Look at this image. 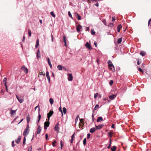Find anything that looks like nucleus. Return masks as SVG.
Returning <instances> with one entry per match:
<instances>
[{
  "label": "nucleus",
  "instance_id": "f257e3e1",
  "mask_svg": "<svg viewBox=\"0 0 151 151\" xmlns=\"http://www.w3.org/2000/svg\"><path fill=\"white\" fill-rule=\"evenodd\" d=\"M108 63L109 65V68L111 69L112 70L114 71L115 70L114 67L111 61L110 60H109L108 61Z\"/></svg>",
  "mask_w": 151,
  "mask_h": 151
},
{
  "label": "nucleus",
  "instance_id": "f03ea898",
  "mask_svg": "<svg viewBox=\"0 0 151 151\" xmlns=\"http://www.w3.org/2000/svg\"><path fill=\"white\" fill-rule=\"evenodd\" d=\"M29 129H25L23 132V134L24 137L27 136L29 134Z\"/></svg>",
  "mask_w": 151,
  "mask_h": 151
},
{
  "label": "nucleus",
  "instance_id": "7ed1b4c3",
  "mask_svg": "<svg viewBox=\"0 0 151 151\" xmlns=\"http://www.w3.org/2000/svg\"><path fill=\"white\" fill-rule=\"evenodd\" d=\"M85 46L86 47L88 48L89 50H91L92 49V48L90 44L88 42L86 43L85 44Z\"/></svg>",
  "mask_w": 151,
  "mask_h": 151
},
{
  "label": "nucleus",
  "instance_id": "20e7f679",
  "mask_svg": "<svg viewBox=\"0 0 151 151\" xmlns=\"http://www.w3.org/2000/svg\"><path fill=\"white\" fill-rule=\"evenodd\" d=\"M68 79L69 81H72L73 79V77L72 75V74L71 73H69L68 75Z\"/></svg>",
  "mask_w": 151,
  "mask_h": 151
},
{
  "label": "nucleus",
  "instance_id": "39448f33",
  "mask_svg": "<svg viewBox=\"0 0 151 151\" xmlns=\"http://www.w3.org/2000/svg\"><path fill=\"white\" fill-rule=\"evenodd\" d=\"M50 124V122L49 121L45 122L44 123V129H45L49 126Z\"/></svg>",
  "mask_w": 151,
  "mask_h": 151
},
{
  "label": "nucleus",
  "instance_id": "423d86ee",
  "mask_svg": "<svg viewBox=\"0 0 151 151\" xmlns=\"http://www.w3.org/2000/svg\"><path fill=\"white\" fill-rule=\"evenodd\" d=\"M104 126V125L103 124H100L98 126L95 125V127L96 129H101Z\"/></svg>",
  "mask_w": 151,
  "mask_h": 151
},
{
  "label": "nucleus",
  "instance_id": "0eeeda50",
  "mask_svg": "<svg viewBox=\"0 0 151 151\" xmlns=\"http://www.w3.org/2000/svg\"><path fill=\"white\" fill-rule=\"evenodd\" d=\"M59 124L58 122V123H57L56 124L55 126V131H59Z\"/></svg>",
  "mask_w": 151,
  "mask_h": 151
},
{
  "label": "nucleus",
  "instance_id": "6e6552de",
  "mask_svg": "<svg viewBox=\"0 0 151 151\" xmlns=\"http://www.w3.org/2000/svg\"><path fill=\"white\" fill-rule=\"evenodd\" d=\"M51 112V114L50 115V113H47V117L48 118V121H49L50 117L52 115L54 112L53 111L50 110V113Z\"/></svg>",
  "mask_w": 151,
  "mask_h": 151
},
{
  "label": "nucleus",
  "instance_id": "1a4fd4ad",
  "mask_svg": "<svg viewBox=\"0 0 151 151\" xmlns=\"http://www.w3.org/2000/svg\"><path fill=\"white\" fill-rule=\"evenodd\" d=\"M46 76L48 80L49 83H50V78L49 75V73L47 71L46 72Z\"/></svg>",
  "mask_w": 151,
  "mask_h": 151
},
{
  "label": "nucleus",
  "instance_id": "9d476101",
  "mask_svg": "<svg viewBox=\"0 0 151 151\" xmlns=\"http://www.w3.org/2000/svg\"><path fill=\"white\" fill-rule=\"evenodd\" d=\"M21 69H22L24 72L27 73L28 72V70L24 66H23L21 67Z\"/></svg>",
  "mask_w": 151,
  "mask_h": 151
},
{
  "label": "nucleus",
  "instance_id": "9b49d317",
  "mask_svg": "<svg viewBox=\"0 0 151 151\" xmlns=\"http://www.w3.org/2000/svg\"><path fill=\"white\" fill-rule=\"evenodd\" d=\"M41 131V129L40 127V125H39L37 129V134H39L40 132Z\"/></svg>",
  "mask_w": 151,
  "mask_h": 151
},
{
  "label": "nucleus",
  "instance_id": "f8f14e48",
  "mask_svg": "<svg viewBox=\"0 0 151 151\" xmlns=\"http://www.w3.org/2000/svg\"><path fill=\"white\" fill-rule=\"evenodd\" d=\"M16 97L17 99L19 101L20 103H22L24 101V100L21 98H19L18 97V96L17 95H16Z\"/></svg>",
  "mask_w": 151,
  "mask_h": 151
},
{
  "label": "nucleus",
  "instance_id": "ddd939ff",
  "mask_svg": "<svg viewBox=\"0 0 151 151\" xmlns=\"http://www.w3.org/2000/svg\"><path fill=\"white\" fill-rule=\"evenodd\" d=\"M21 137L20 136L18 137V138L17 139L15 140V141L16 143L19 144L21 139Z\"/></svg>",
  "mask_w": 151,
  "mask_h": 151
},
{
  "label": "nucleus",
  "instance_id": "4468645a",
  "mask_svg": "<svg viewBox=\"0 0 151 151\" xmlns=\"http://www.w3.org/2000/svg\"><path fill=\"white\" fill-rule=\"evenodd\" d=\"M46 60L47 61L50 67V68H52V65L51 63V62H50V58H46Z\"/></svg>",
  "mask_w": 151,
  "mask_h": 151
},
{
  "label": "nucleus",
  "instance_id": "2eb2a0df",
  "mask_svg": "<svg viewBox=\"0 0 151 151\" xmlns=\"http://www.w3.org/2000/svg\"><path fill=\"white\" fill-rule=\"evenodd\" d=\"M81 28L82 26L81 25L79 24L78 25L76 28L77 31L78 32H79L80 31V29H81Z\"/></svg>",
  "mask_w": 151,
  "mask_h": 151
},
{
  "label": "nucleus",
  "instance_id": "dca6fc26",
  "mask_svg": "<svg viewBox=\"0 0 151 151\" xmlns=\"http://www.w3.org/2000/svg\"><path fill=\"white\" fill-rule=\"evenodd\" d=\"M116 95H110L109 96V98L111 100H113L116 97Z\"/></svg>",
  "mask_w": 151,
  "mask_h": 151
},
{
  "label": "nucleus",
  "instance_id": "f3484780",
  "mask_svg": "<svg viewBox=\"0 0 151 151\" xmlns=\"http://www.w3.org/2000/svg\"><path fill=\"white\" fill-rule=\"evenodd\" d=\"M96 129V128L94 127L90 129V132L91 133H93L95 131Z\"/></svg>",
  "mask_w": 151,
  "mask_h": 151
},
{
  "label": "nucleus",
  "instance_id": "a211bd4d",
  "mask_svg": "<svg viewBox=\"0 0 151 151\" xmlns=\"http://www.w3.org/2000/svg\"><path fill=\"white\" fill-rule=\"evenodd\" d=\"M103 119L101 117H98L97 120V122H101L102 121Z\"/></svg>",
  "mask_w": 151,
  "mask_h": 151
},
{
  "label": "nucleus",
  "instance_id": "6ab92c4d",
  "mask_svg": "<svg viewBox=\"0 0 151 151\" xmlns=\"http://www.w3.org/2000/svg\"><path fill=\"white\" fill-rule=\"evenodd\" d=\"M10 110L11 111L10 114L11 115H12L13 114H15L16 111L17 110H14L11 109H10Z\"/></svg>",
  "mask_w": 151,
  "mask_h": 151
},
{
  "label": "nucleus",
  "instance_id": "aec40b11",
  "mask_svg": "<svg viewBox=\"0 0 151 151\" xmlns=\"http://www.w3.org/2000/svg\"><path fill=\"white\" fill-rule=\"evenodd\" d=\"M57 68L59 70H61L63 69V67L61 65H58Z\"/></svg>",
  "mask_w": 151,
  "mask_h": 151
},
{
  "label": "nucleus",
  "instance_id": "412c9836",
  "mask_svg": "<svg viewBox=\"0 0 151 151\" xmlns=\"http://www.w3.org/2000/svg\"><path fill=\"white\" fill-rule=\"evenodd\" d=\"M79 120L80 121V123L82 124V127H83L84 124V122L83 121V119H80Z\"/></svg>",
  "mask_w": 151,
  "mask_h": 151
},
{
  "label": "nucleus",
  "instance_id": "4be33fe9",
  "mask_svg": "<svg viewBox=\"0 0 151 151\" xmlns=\"http://www.w3.org/2000/svg\"><path fill=\"white\" fill-rule=\"evenodd\" d=\"M122 27V25L121 24L119 25L117 27V31L119 32L120 31V30Z\"/></svg>",
  "mask_w": 151,
  "mask_h": 151
},
{
  "label": "nucleus",
  "instance_id": "5701e85b",
  "mask_svg": "<svg viewBox=\"0 0 151 151\" xmlns=\"http://www.w3.org/2000/svg\"><path fill=\"white\" fill-rule=\"evenodd\" d=\"M63 42L65 43V46H66V38L65 36H63Z\"/></svg>",
  "mask_w": 151,
  "mask_h": 151
},
{
  "label": "nucleus",
  "instance_id": "b1692460",
  "mask_svg": "<svg viewBox=\"0 0 151 151\" xmlns=\"http://www.w3.org/2000/svg\"><path fill=\"white\" fill-rule=\"evenodd\" d=\"M140 54L142 55V56H143L145 55L146 53L143 51H141L140 52Z\"/></svg>",
  "mask_w": 151,
  "mask_h": 151
},
{
  "label": "nucleus",
  "instance_id": "393cba45",
  "mask_svg": "<svg viewBox=\"0 0 151 151\" xmlns=\"http://www.w3.org/2000/svg\"><path fill=\"white\" fill-rule=\"evenodd\" d=\"M37 55L38 58L40 57V54L39 50H38L37 51Z\"/></svg>",
  "mask_w": 151,
  "mask_h": 151
},
{
  "label": "nucleus",
  "instance_id": "a878e982",
  "mask_svg": "<svg viewBox=\"0 0 151 151\" xmlns=\"http://www.w3.org/2000/svg\"><path fill=\"white\" fill-rule=\"evenodd\" d=\"M39 45V41L38 39H37L36 41V45H35V47L36 48L38 47Z\"/></svg>",
  "mask_w": 151,
  "mask_h": 151
},
{
  "label": "nucleus",
  "instance_id": "bb28decb",
  "mask_svg": "<svg viewBox=\"0 0 151 151\" xmlns=\"http://www.w3.org/2000/svg\"><path fill=\"white\" fill-rule=\"evenodd\" d=\"M116 149V147L115 146H114L112 148H111L112 151H115Z\"/></svg>",
  "mask_w": 151,
  "mask_h": 151
},
{
  "label": "nucleus",
  "instance_id": "cd10ccee",
  "mask_svg": "<svg viewBox=\"0 0 151 151\" xmlns=\"http://www.w3.org/2000/svg\"><path fill=\"white\" fill-rule=\"evenodd\" d=\"M53 101H54V100L52 98H50V102L51 105H52V104H53Z\"/></svg>",
  "mask_w": 151,
  "mask_h": 151
},
{
  "label": "nucleus",
  "instance_id": "c85d7f7f",
  "mask_svg": "<svg viewBox=\"0 0 151 151\" xmlns=\"http://www.w3.org/2000/svg\"><path fill=\"white\" fill-rule=\"evenodd\" d=\"M122 41V37L120 38H119L117 40V42L118 43L120 44Z\"/></svg>",
  "mask_w": 151,
  "mask_h": 151
},
{
  "label": "nucleus",
  "instance_id": "c756f323",
  "mask_svg": "<svg viewBox=\"0 0 151 151\" xmlns=\"http://www.w3.org/2000/svg\"><path fill=\"white\" fill-rule=\"evenodd\" d=\"M79 116L78 115H77V117H76L75 119V121L76 123V124L77 122L78 121L79 117Z\"/></svg>",
  "mask_w": 151,
  "mask_h": 151
},
{
  "label": "nucleus",
  "instance_id": "7c9ffc66",
  "mask_svg": "<svg viewBox=\"0 0 151 151\" xmlns=\"http://www.w3.org/2000/svg\"><path fill=\"white\" fill-rule=\"evenodd\" d=\"M99 105L98 104H96L95 106L94 109V110H96L97 109H98L99 108Z\"/></svg>",
  "mask_w": 151,
  "mask_h": 151
},
{
  "label": "nucleus",
  "instance_id": "2f4dec72",
  "mask_svg": "<svg viewBox=\"0 0 151 151\" xmlns=\"http://www.w3.org/2000/svg\"><path fill=\"white\" fill-rule=\"evenodd\" d=\"M63 112L64 114H65L66 113L67 109H66L65 107H63Z\"/></svg>",
  "mask_w": 151,
  "mask_h": 151
},
{
  "label": "nucleus",
  "instance_id": "473e14b6",
  "mask_svg": "<svg viewBox=\"0 0 151 151\" xmlns=\"http://www.w3.org/2000/svg\"><path fill=\"white\" fill-rule=\"evenodd\" d=\"M30 118L29 117V115L27 117V123H28L30 121Z\"/></svg>",
  "mask_w": 151,
  "mask_h": 151
},
{
  "label": "nucleus",
  "instance_id": "72a5a7b5",
  "mask_svg": "<svg viewBox=\"0 0 151 151\" xmlns=\"http://www.w3.org/2000/svg\"><path fill=\"white\" fill-rule=\"evenodd\" d=\"M57 142L55 140H54L52 142V145L53 147H55L56 146L55 144Z\"/></svg>",
  "mask_w": 151,
  "mask_h": 151
},
{
  "label": "nucleus",
  "instance_id": "f704fd0d",
  "mask_svg": "<svg viewBox=\"0 0 151 151\" xmlns=\"http://www.w3.org/2000/svg\"><path fill=\"white\" fill-rule=\"evenodd\" d=\"M83 144L84 145H86V138H85L83 140Z\"/></svg>",
  "mask_w": 151,
  "mask_h": 151
},
{
  "label": "nucleus",
  "instance_id": "c9c22d12",
  "mask_svg": "<svg viewBox=\"0 0 151 151\" xmlns=\"http://www.w3.org/2000/svg\"><path fill=\"white\" fill-rule=\"evenodd\" d=\"M76 14L77 15V18L78 19V20H81V17L80 16L79 14Z\"/></svg>",
  "mask_w": 151,
  "mask_h": 151
},
{
  "label": "nucleus",
  "instance_id": "e433bc0d",
  "mask_svg": "<svg viewBox=\"0 0 151 151\" xmlns=\"http://www.w3.org/2000/svg\"><path fill=\"white\" fill-rule=\"evenodd\" d=\"M31 34H32V32H31V31L30 30H28V35H29V37H30L31 36Z\"/></svg>",
  "mask_w": 151,
  "mask_h": 151
},
{
  "label": "nucleus",
  "instance_id": "4c0bfd02",
  "mask_svg": "<svg viewBox=\"0 0 151 151\" xmlns=\"http://www.w3.org/2000/svg\"><path fill=\"white\" fill-rule=\"evenodd\" d=\"M50 14L53 17H55V14H54L53 12H51L50 13Z\"/></svg>",
  "mask_w": 151,
  "mask_h": 151
},
{
  "label": "nucleus",
  "instance_id": "58836bf2",
  "mask_svg": "<svg viewBox=\"0 0 151 151\" xmlns=\"http://www.w3.org/2000/svg\"><path fill=\"white\" fill-rule=\"evenodd\" d=\"M108 136L111 137L112 136V133L111 132H109L108 133Z\"/></svg>",
  "mask_w": 151,
  "mask_h": 151
},
{
  "label": "nucleus",
  "instance_id": "ea45409f",
  "mask_svg": "<svg viewBox=\"0 0 151 151\" xmlns=\"http://www.w3.org/2000/svg\"><path fill=\"white\" fill-rule=\"evenodd\" d=\"M68 15H69V16L72 19H73V18L72 17V14H71V13H70V11L68 12Z\"/></svg>",
  "mask_w": 151,
  "mask_h": 151
},
{
  "label": "nucleus",
  "instance_id": "a19ab883",
  "mask_svg": "<svg viewBox=\"0 0 151 151\" xmlns=\"http://www.w3.org/2000/svg\"><path fill=\"white\" fill-rule=\"evenodd\" d=\"M25 142H26V138H25V137H24V139H23V145H24L25 144Z\"/></svg>",
  "mask_w": 151,
  "mask_h": 151
},
{
  "label": "nucleus",
  "instance_id": "79ce46f5",
  "mask_svg": "<svg viewBox=\"0 0 151 151\" xmlns=\"http://www.w3.org/2000/svg\"><path fill=\"white\" fill-rule=\"evenodd\" d=\"M12 147H14L15 145L14 144V140H13L12 142Z\"/></svg>",
  "mask_w": 151,
  "mask_h": 151
},
{
  "label": "nucleus",
  "instance_id": "37998d69",
  "mask_svg": "<svg viewBox=\"0 0 151 151\" xmlns=\"http://www.w3.org/2000/svg\"><path fill=\"white\" fill-rule=\"evenodd\" d=\"M98 95V93H95L94 95V98L95 99H96L97 96Z\"/></svg>",
  "mask_w": 151,
  "mask_h": 151
},
{
  "label": "nucleus",
  "instance_id": "c03bdc74",
  "mask_svg": "<svg viewBox=\"0 0 151 151\" xmlns=\"http://www.w3.org/2000/svg\"><path fill=\"white\" fill-rule=\"evenodd\" d=\"M59 110L61 112L62 116H63V111L61 109V107H60V108H59Z\"/></svg>",
  "mask_w": 151,
  "mask_h": 151
},
{
  "label": "nucleus",
  "instance_id": "a18cd8bd",
  "mask_svg": "<svg viewBox=\"0 0 151 151\" xmlns=\"http://www.w3.org/2000/svg\"><path fill=\"white\" fill-rule=\"evenodd\" d=\"M113 81L112 80H111L109 82V84L110 85H112L113 84Z\"/></svg>",
  "mask_w": 151,
  "mask_h": 151
},
{
  "label": "nucleus",
  "instance_id": "49530a36",
  "mask_svg": "<svg viewBox=\"0 0 151 151\" xmlns=\"http://www.w3.org/2000/svg\"><path fill=\"white\" fill-rule=\"evenodd\" d=\"M7 80V78H5L3 81V83L4 82H6V81Z\"/></svg>",
  "mask_w": 151,
  "mask_h": 151
},
{
  "label": "nucleus",
  "instance_id": "de8ad7c7",
  "mask_svg": "<svg viewBox=\"0 0 151 151\" xmlns=\"http://www.w3.org/2000/svg\"><path fill=\"white\" fill-rule=\"evenodd\" d=\"M90 134L89 133L88 134H87V139H88L90 137Z\"/></svg>",
  "mask_w": 151,
  "mask_h": 151
},
{
  "label": "nucleus",
  "instance_id": "09e8293b",
  "mask_svg": "<svg viewBox=\"0 0 151 151\" xmlns=\"http://www.w3.org/2000/svg\"><path fill=\"white\" fill-rule=\"evenodd\" d=\"M138 70L142 72H143V71L140 68H139L138 69Z\"/></svg>",
  "mask_w": 151,
  "mask_h": 151
},
{
  "label": "nucleus",
  "instance_id": "8fccbe9b",
  "mask_svg": "<svg viewBox=\"0 0 151 151\" xmlns=\"http://www.w3.org/2000/svg\"><path fill=\"white\" fill-rule=\"evenodd\" d=\"M32 146H30V147L28 148V151H32Z\"/></svg>",
  "mask_w": 151,
  "mask_h": 151
},
{
  "label": "nucleus",
  "instance_id": "3c124183",
  "mask_svg": "<svg viewBox=\"0 0 151 151\" xmlns=\"http://www.w3.org/2000/svg\"><path fill=\"white\" fill-rule=\"evenodd\" d=\"M45 135L46 139V140H47L48 137V135L47 134H46Z\"/></svg>",
  "mask_w": 151,
  "mask_h": 151
},
{
  "label": "nucleus",
  "instance_id": "603ef678",
  "mask_svg": "<svg viewBox=\"0 0 151 151\" xmlns=\"http://www.w3.org/2000/svg\"><path fill=\"white\" fill-rule=\"evenodd\" d=\"M91 34L92 35H94L95 34V32H93L92 30V29L91 30Z\"/></svg>",
  "mask_w": 151,
  "mask_h": 151
},
{
  "label": "nucleus",
  "instance_id": "864d4df0",
  "mask_svg": "<svg viewBox=\"0 0 151 151\" xmlns=\"http://www.w3.org/2000/svg\"><path fill=\"white\" fill-rule=\"evenodd\" d=\"M38 119H39V120H40L41 118V115L40 114H39V115H38Z\"/></svg>",
  "mask_w": 151,
  "mask_h": 151
},
{
  "label": "nucleus",
  "instance_id": "5fc2aeb1",
  "mask_svg": "<svg viewBox=\"0 0 151 151\" xmlns=\"http://www.w3.org/2000/svg\"><path fill=\"white\" fill-rule=\"evenodd\" d=\"M25 36H23V39L22 40V41L23 42H24V41H25Z\"/></svg>",
  "mask_w": 151,
  "mask_h": 151
},
{
  "label": "nucleus",
  "instance_id": "6e6d98bb",
  "mask_svg": "<svg viewBox=\"0 0 151 151\" xmlns=\"http://www.w3.org/2000/svg\"><path fill=\"white\" fill-rule=\"evenodd\" d=\"M112 22L114 21L115 20V17H113L112 18Z\"/></svg>",
  "mask_w": 151,
  "mask_h": 151
},
{
  "label": "nucleus",
  "instance_id": "4d7b16f0",
  "mask_svg": "<svg viewBox=\"0 0 151 151\" xmlns=\"http://www.w3.org/2000/svg\"><path fill=\"white\" fill-rule=\"evenodd\" d=\"M26 129H29V124H28L27 126V127H26V128H25Z\"/></svg>",
  "mask_w": 151,
  "mask_h": 151
},
{
  "label": "nucleus",
  "instance_id": "13d9d810",
  "mask_svg": "<svg viewBox=\"0 0 151 151\" xmlns=\"http://www.w3.org/2000/svg\"><path fill=\"white\" fill-rule=\"evenodd\" d=\"M4 85H5L6 87L7 86V85L6 84V82H4L3 83Z\"/></svg>",
  "mask_w": 151,
  "mask_h": 151
},
{
  "label": "nucleus",
  "instance_id": "bf43d9fd",
  "mask_svg": "<svg viewBox=\"0 0 151 151\" xmlns=\"http://www.w3.org/2000/svg\"><path fill=\"white\" fill-rule=\"evenodd\" d=\"M114 126H115V125L114 124H112L111 126V127L112 128H115V127Z\"/></svg>",
  "mask_w": 151,
  "mask_h": 151
},
{
  "label": "nucleus",
  "instance_id": "052dcab7",
  "mask_svg": "<svg viewBox=\"0 0 151 151\" xmlns=\"http://www.w3.org/2000/svg\"><path fill=\"white\" fill-rule=\"evenodd\" d=\"M63 69L65 70L66 71V68L65 67H63Z\"/></svg>",
  "mask_w": 151,
  "mask_h": 151
},
{
  "label": "nucleus",
  "instance_id": "680f3d73",
  "mask_svg": "<svg viewBox=\"0 0 151 151\" xmlns=\"http://www.w3.org/2000/svg\"><path fill=\"white\" fill-rule=\"evenodd\" d=\"M94 45H95V47H97V43H96V42H94Z\"/></svg>",
  "mask_w": 151,
  "mask_h": 151
},
{
  "label": "nucleus",
  "instance_id": "e2e57ef3",
  "mask_svg": "<svg viewBox=\"0 0 151 151\" xmlns=\"http://www.w3.org/2000/svg\"><path fill=\"white\" fill-rule=\"evenodd\" d=\"M73 139L71 138L70 140V143H73Z\"/></svg>",
  "mask_w": 151,
  "mask_h": 151
},
{
  "label": "nucleus",
  "instance_id": "0e129e2a",
  "mask_svg": "<svg viewBox=\"0 0 151 151\" xmlns=\"http://www.w3.org/2000/svg\"><path fill=\"white\" fill-rule=\"evenodd\" d=\"M151 21V19H150L148 21V25H149L150 23V21Z\"/></svg>",
  "mask_w": 151,
  "mask_h": 151
},
{
  "label": "nucleus",
  "instance_id": "69168bd1",
  "mask_svg": "<svg viewBox=\"0 0 151 151\" xmlns=\"http://www.w3.org/2000/svg\"><path fill=\"white\" fill-rule=\"evenodd\" d=\"M141 62H139V60H138L137 61V64L138 65H139L140 64Z\"/></svg>",
  "mask_w": 151,
  "mask_h": 151
},
{
  "label": "nucleus",
  "instance_id": "338daca9",
  "mask_svg": "<svg viewBox=\"0 0 151 151\" xmlns=\"http://www.w3.org/2000/svg\"><path fill=\"white\" fill-rule=\"evenodd\" d=\"M95 6H96L98 7L99 6V4L98 3H97L96 4H95Z\"/></svg>",
  "mask_w": 151,
  "mask_h": 151
},
{
  "label": "nucleus",
  "instance_id": "774afa93",
  "mask_svg": "<svg viewBox=\"0 0 151 151\" xmlns=\"http://www.w3.org/2000/svg\"><path fill=\"white\" fill-rule=\"evenodd\" d=\"M110 146H111L110 144H109V145L108 146V147H107V148L108 149H109L110 148Z\"/></svg>",
  "mask_w": 151,
  "mask_h": 151
}]
</instances>
